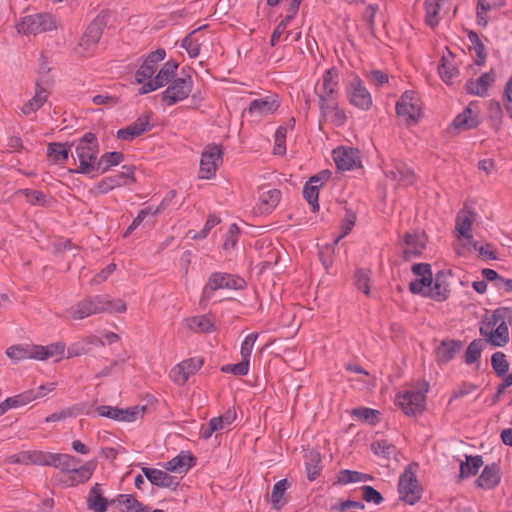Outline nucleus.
Here are the masks:
<instances>
[{
    "mask_svg": "<svg viewBox=\"0 0 512 512\" xmlns=\"http://www.w3.org/2000/svg\"><path fill=\"white\" fill-rule=\"evenodd\" d=\"M370 479V476L357 471L342 470L337 476L339 484L346 485L350 483L366 482Z\"/></svg>",
    "mask_w": 512,
    "mask_h": 512,
    "instance_id": "obj_51",
    "label": "nucleus"
},
{
    "mask_svg": "<svg viewBox=\"0 0 512 512\" xmlns=\"http://www.w3.org/2000/svg\"><path fill=\"white\" fill-rule=\"evenodd\" d=\"M319 108L322 119L335 126H342L347 120L345 111L339 107L337 97L319 99Z\"/></svg>",
    "mask_w": 512,
    "mask_h": 512,
    "instance_id": "obj_18",
    "label": "nucleus"
},
{
    "mask_svg": "<svg viewBox=\"0 0 512 512\" xmlns=\"http://www.w3.org/2000/svg\"><path fill=\"white\" fill-rule=\"evenodd\" d=\"M500 482V469L496 464L487 465L476 480V484L482 489H493Z\"/></svg>",
    "mask_w": 512,
    "mask_h": 512,
    "instance_id": "obj_34",
    "label": "nucleus"
},
{
    "mask_svg": "<svg viewBox=\"0 0 512 512\" xmlns=\"http://www.w3.org/2000/svg\"><path fill=\"white\" fill-rule=\"evenodd\" d=\"M143 473L153 485L159 487L170 488L178 484L174 477L160 469L144 468Z\"/></svg>",
    "mask_w": 512,
    "mask_h": 512,
    "instance_id": "obj_35",
    "label": "nucleus"
},
{
    "mask_svg": "<svg viewBox=\"0 0 512 512\" xmlns=\"http://www.w3.org/2000/svg\"><path fill=\"white\" fill-rule=\"evenodd\" d=\"M384 172L388 178L403 185H410L415 181L413 171L402 162H395L391 167L386 166Z\"/></svg>",
    "mask_w": 512,
    "mask_h": 512,
    "instance_id": "obj_27",
    "label": "nucleus"
},
{
    "mask_svg": "<svg viewBox=\"0 0 512 512\" xmlns=\"http://www.w3.org/2000/svg\"><path fill=\"white\" fill-rule=\"evenodd\" d=\"M102 35V25L99 21H93L87 27L85 33L81 37L78 47L77 53L82 57L91 56Z\"/></svg>",
    "mask_w": 512,
    "mask_h": 512,
    "instance_id": "obj_14",
    "label": "nucleus"
},
{
    "mask_svg": "<svg viewBox=\"0 0 512 512\" xmlns=\"http://www.w3.org/2000/svg\"><path fill=\"white\" fill-rule=\"evenodd\" d=\"M412 272L416 276V279L410 282V291L428 297V290H430V284L433 278L430 265L424 263L414 264Z\"/></svg>",
    "mask_w": 512,
    "mask_h": 512,
    "instance_id": "obj_16",
    "label": "nucleus"
},
{
    "mask_svg": "<svg viewBox=\"0 0 512 512\" xmlns=\"http://www.w3.org/2000/svg\"><path fill=\"white\" fill-rule=\"evenodd\" d=\"M428 297L437 301L445 300L449 293V284L446 281V276L443 273H438L432 278L430 290H428Z\"/></svg>",
    "mask_w": 512,
    "mask_h": 512,
    "instance_id": "obj_37",
    "label": "nucleus"
},
{
    "mask_svg": "<svg viewBox=\"0 0 512 512\" xmlns=\"http://www.w3.org/2000/svg\"><path fill=\"white\" fill-rule=\"evenodd\" d=\"M203 365V359L199 357L182 361L171 369L170 377L178 385H183Z\"/></svg>",
    "mask_w": 512,
    "mask_h": 512,
    "instance_id": "obj_19",
    "label": "nucleus"
},
{
    "mask_svg": "<svg viewBox=\"0 0 512 512\" xmlns=\"http://www.w3.org/2000/svg\"><path fill=\"white\" fill-rule=\"evenodd\" d=\"M478 124V110L473 103H470V105L453 120L452 126L457 130L465 131L475 128Z\"/></svg>",
    "mask_w": 512,
    "mask_h": 512,
    "instance_id": "obj_29",
    "label": "nucleus"
},
{
    "mask_svg": "<svg viewBox=\"0 0 512 512\" xmlns=\"http://www.w3.org/2000/svg\"><path fill=\"white\" fill-rule=\"evenodd\" d=\"M151 118V113L141 115L135 122L126 128L118 130L117 137L121 140L132 141L152 128Z\"/></svg>",
    "mask_w": 512,
    "mask_h": 512,
    "instance_id": "obj_21",
    "label": "nucleus"
},
{
    "mask_svg": "<svg viewBox=\"0 0 512 512\" xmlns=\"http://www.w3.org/2000/svg\"><path fill=\"white\" fill-rule=\"evenodd\" d=\"M195 461L196 459L191 453L182 451L166 462L164 468L173 473L184 474L195 465Z\"/></svg>",
    "mask_w": 512,
    "mask_h": 512,
    "instance_id": "obj_28",
    "label": "nucleus"
},
{
    "mask_svg": "<svg viewBox=\"0 0 512 512\" xmlns=\"http://www.w3.org/2000/svg\"><path fill=\"white\" fill-rule=\"evenodd\" d=\"M338 72L336 69H329L322 77L321 87L318 91L319 99L337 97Z\"/></svg>",
    "mask_w": 512,
    "mask_h": 512,
    "instance_id": "obj_30",
    "label": "nucleus"
},
{
    "mask_svg": "<svg viewBox=\"0 0 512 512\" xmlns=\"http://www.w3.org/2000/svg\"><path fill=\"white\" fill-rule=\"evenodd\" d=\"M91 340L90 339H83L79 342H75V343H72L68 348H67V355L66 357L67 358H72V357H77V356H81L83 354H86L89 352L90 350V344H91Z\"/></svg>",
    "mask_w": 512,
    "mask_h": 512,
    "instance_id": "obj_60",
    "label": "nucleus"
},
{
    "mask_svg": "<svg viewBox=\"0 0 512 512\" xmlns=\"http://www.w3.org/2000/svg\"><path fill=\"white\" fill-rule=\"evenodd\" d=\"M146 406L135 405L125 409L101 405L96 408V412L101 417H106L118 422H135L144 416Z\"/></svg>",
    "mask_w": 512,
    "mask_h": 512,
    "instance_id": "obj_9",
    "label": "nucleus"
},
{
    "mask_svg": "<svg viewBox=\"0 0 512 512\" xmlns=\"http://www.w3.org/2000/svg\"><path fill=\"white\" fill-rule=\"evenodd\" d=\"M439 74L442 80L451 84L459 74L453 55L449 52L443 55L441 65L439 66Z\"/></svg>",
    "mask_w": 512,
    "mask_h": 512,
    "instance_id": "obj_40",
    "label": "nucleus"
},
{
    "mask_svg": "<svg viewBox=\"0 0 512 512\" xmlns=\"http://www.w3.org/2000/svg\"><path fill=\"white\" fill-rule=\"evenodd\" d=\"M472 251L478 252L479 256L483 259L492 260L496 259L495 249L491 244L479 243L477 241H471L470 250L466 252V255Z\"/></svg>",
    "mask_w": 512,
    "mask_h": 512,
    "instance_id": "obj_54",
    "label": "nucleus"
},
{
    "mask_svg": "<svg viewBox=\"0 0 512 512\" xmlns=\"http://www.w3.org/2000/svg\"><path fill=\"white\" fill-rule=\"evenodd\" d=\"M483 350L482 340H473L467 347L465 352V363L473 364L478 361Z\"/></svg>",
    "mask_w": 512,
    "mask_h": 512,
    "instance_id": "obj_56",
    "label": "nucleus"
},
{
    "mask_svg": "<svg viewBox=\"0 0 512 512\" xmlns=\"http://www.w3.org/2000/svg\"><path fill=\"white\" fill-rule=\"evenodd\" d=\"M371 449L376 455L382 456L386 459L395 456L397 451L396 447L389 443L387 440H379L373 442Z\"/></svg>",
    "mask_w": 512,
    "mask_h": 512,
    "instance_id": "obj_53",
    "label": "nucleus"
},
{
    "mask_svg": "<svg viewBox=\"0 0 512 512\" xmlns=\"http://www.w3.org/2000/svg\"><path fill=\"white\" fill-rule=\"evenodd\" d=\"M70 149L63 143H50L47 148L49 161L54 164H63L69 158Z\"/></svg>",
    "mask_w": 512,
    "mask_h": 512,
    "instance_id": "obj_44",
    "label": "nucleus"
},
{
    "mask_svg": "<svg viewBox=\"0 0 512 512\" xmlns=\"http://www.w3.org/2000/svg\"><path fill=\"white\" fill-rule=\"evenodd\" d=\"M47 97L48 92L46 89L37 86L35 95L22 106V113L24 115H31L32 113L36 112L44 105Z\"/></svg>",
    "mask_w": 512,
    "mask_h": 512,
    "instance_id": "obj_43",
    "label": "nucleus"
},
{
    "mask_svg": "<svg viewBox=\"0 0 512 512\" xmlns=\"http://www.w3.org/2000/svg\"><path fill=\"white\" fill-rule=\"evenodd\" d=\"M17 31L22 34H39L55 30L57 20L49 13L27 15L17 23Z\"/></svg>",
    "mask_w": 512,
    "mask_h": 512,
    "instance_id": "obj_4",
    "label": "nucleus"
},
{
    "mask_svg": "<svg viewBox=\"0 0 512 512\" xmlns=\"http://www.w3.org/2000/svg\"><path fill=\"white\" fill-rule=\"evenodd\" d=\"M286 135H287V128L284 126H280L276 132L274 137V148L273 153L275 155H284L286 153Z\"/></svg>",
    "mask_w": 512,
    "mask_h": 512,
    "instance_id": "obj_61",
    "label": "nucleus"
},
{
    "mask_svg": "<svg viewBox=\"0 0 512 512\" xmlns=\"http://www.w3.org/2000/svg\"><path fill=\"white\" fill-rule=\"evenodd\" d=\"M68 314L73 320H81L91 315H94L91 307L90 300L88 298L80 301L74 306L70 307Z\"/></svg>",
    "mask_w": 512,
    "mask_h": 512,
    "instance_id": "obj_49",
    "label": "nucleus"
},
{
    "mask_svg": "<svg viewBox=\"0 0 512 512\" xmlns=\"http://www.w3.org/2000/svg\"><path fill=\"white\" fill-rule=\"evenodd\" d=\"M51 459L50 452L44 451H24L22 452V464L49 466Z\"/></svg>",
    "mask_w": 512,
    "mask_h": 512,
    "instance_id": "obj_46",
    "label": "nucleus"
},
{
    "mask_svg": "<svg viewBox=\"0 0 512 512\" xmlns=\"http://www.w3.org/2000/svg\"><path fill=\"white\" fill-rule=\"evenodd\" d=\"M236 420V411L233 409L227 410L223 415L213 417L206 425L200 428V436L203 439H209L214 433H221L229 430L232 423Z\"/></svg>",
    "mask_w": 512,
    "mask_h": 512,
    "instance_id": "obj_15",
    "label": "nucleus"
},
{
    "mask_svg": "<svg viewBox=\"0 0 512 512\" xmlns=\"http://www.w3.org/2000/svg\"><path fill=\"white\" fill-rule=\"evenodd\" d=\"M397 115L407 123H415L422 116V103L414 91H406L396 103Z\"/></svg>",
    "mask_w": 512,
    "mask_h": 512,
    "instance_id": "obj_8",
    "label": "nucleus"
},
{
    "mask_svg": "<svg viewBox=\"0 0 512 512\" xmlns=\"http://www.w3.org/2000/svg\"><path fill=\"white\" fill-rule=\"evenodd\" d=\"M107 500L102 495V490L99 484H95L88 495L87 506L94 512H106Z\"/></svg>",
    "mask_w": 512,
    "mask_h": 512,
    "instance_id": "obj_42",
    "label": "nucleus"
},
{
    "mask_svg": "<svg viewBox=\"0 0 512 512\" xmlns=\"http://www.w3.org/2000/svg\"><path fill=\"white\" fill-rule=\"evenodd\" d=\"M462 343L455 340H445L437 347L436 356L437 360L442 363H447L460 351Z\"/></svg>",
    "mask_w": 512,
    "mask_h": 512,
    "instance_id": "obj_39",
    "label": "nucleus"
},
{
    "mask_svg": "<svg viewBox=\"0 0 512 512\" xmlns=\"http://www.w3.org/2000/svg\"><path fill=\"white\" fill-rule=\"evenodd\" d=\"M450 8V0H425V23L431 28L436 27L443 13Z\"/></svg>",
    "mask_w": 512,
    "mask_h": 512,
    "instance_id": "obj_24",
    "label": "nucleus"
},
{
    "mask_svg": "<svg viewBox=\"0 0 512 512\" xmlns=\"http://www.w3.org/2000/svg\"><path fill=\"white\" fill-rule=\"evenodd\" d=\"M512 320V309L499 308L482 322L480 333L486 342L494 347H504L510 340L509 323Z\"/></svg>",
    "mask_w": 512,
    "mask_h": 512,
    "instance_id": "obj_1",
    "label": "nucleus"
},
{
    "mask_svg": "<svg viewBox=\"0 0 512 512\" xmlns=\"http://www.w3.org/2000/svg\"><path fill=\"white\" fill-rule=\"evenodd\" d=\"M278 108L279 101L276 96L270 95L253 100L250 103L248 113L256 119H261L274 114Z\"/></svg>",
    "mask_w": 512,
    "mask_h": 512,
    "instance_id": "obj_22",
    "label": "nucleus"
},
{
    "mask_svg": "<svg viewBox=\"0 0 512 512\" xmlns=\"http://www.w3.org/2000/svg\"><path fill=\"white\" fill-rule=\"evenodd\" d=\"M79 463V459L69 454L51 453L49 466L61 469L68 477Z\"/></svg>",
    "mask_w": 512,
    "mask_h": 512,
    "instance_id": "obj_36",
    "label": "nucleus"
},
{
    "mask_svg": "<svg viewBox=\"0 0 512 512\" xmlns=\"http://www.w3.org/2000/svg\"><path fill=\"white\" fill-rule=\"evenodd\" d=\"M345 94L349 103L360 110L367 111L372 106V95L357 75L352 76L347 82Z\"/></svg>",
    "mask_w": 512,
    "mask_h": 512,
    "instance_id": "obj_6",
    "label": "nucleus"
},
{
    "mask_svg": "<svg viewBox=\"0 0 512 512\" xmlns=\"http://www.w3.org/2000/svg\"><path fill=\"white\" fill-rule=\"evenodd\" d=\"M482 465L483 460L480 455L466 456V460L460 465V477L466 478L475 475Z\"/></svg>",
    "mask_w": 512,
    "mask_h": 512,
    "instance_id": "obj_48",
    "label": "nucleus"
},
{
    "mask_svg": "<svg viewBox=\"0 0 512 512\" xmlns=\"http://www.w3.org/2000/svg\"><path fill=\"white\" fill-rule=\"evenodd\" d=\"M426 247V237L422 232L407 233L404 237L403 254L405 259L417 257Z\"/></svg>",
    "mask_w": 512,
    "mask_h": 512,
    "instance_id": "obj_25",
    "label": "nucleus"
},
{
    "mask_svg": "<svg viewBox=\"0 0 512 512\" xmlns=\"http://www.w3.org/2000/svg\"><path fill=\"white\" fill-rule=\"evenodd\" d=\"M222 163V151L217 145H210L205 148L201 155L199 177L201 179H212Z\"/></svg>",
    "mask_w": 512,
    "mask_h": 512,
    "instance_id": "obj_11",
    "label": "nucleus"
},
{
    "mask_svg": "<svg viewBox=\"0 0 512 512\" xmlns=\"http://www.w3.org/2000/svg\"><path fill=\"white\" fill-rule=\"evenodd\" d=\"M495 81L494 72H487L482 74L476 80H470L466 83V89L470 94L484 97L487 95L489 87Z\"/></svg>",
    "mask_w": 512,
    "mask_h": 512,
    "instance_id": "obj_33",
    "label": "nucleus"
},
{
    "mask_svg": "<svg viewBox=\"0 0 512 512\" xmlns=\"http://www.w3.org/2000/svg\"><path fill=\"white\" fill-rule=\"evenodd\" d=\"M428 385L422 390H406L399 392L396 396L395 403L406 415H417L425 408L426 392Z\"/></svg>",
    "mask_w": 512,
    "mask_h": 512,
    "instance_id": "obj_7",
    "label": "nucleus"
},
{
    "mask_svg": "<svg viewBox=\"0 0 512 512\" xmlns=\"http://www.w3.org/2000/svg\"><path fill=\"white\" fill-rule=\"evenodd\" d=\"M281 199V192L278 189L264 191L259 196L255 212L258 214H269L278 205Z\"/></svg>",
    "mask_w": 512,
    "mask_h": 512,
    "instance_id": "obj_31",
    "label": "nucleus"
},
{
    "mask_svg": "<svg viewBox=\"0 0 512 512\" xmlns=\"http://www.w3.org/2000/svg\"><path fill=\"white\" fill-rule=\"evenodd\" d=\"M187 327L194 332H211L214 323L208 316H194L186 319Z\"/></svg>",
    "mask_w": 512,
    "mask_h": 512,
    "instance_id": "obj_47",
    "label": "nucleus"
},
{
    "mask_svg": "<svg viewBox=\"0 0 512 512\" xmlns=\"http://www.w3.org/2000/svg\"><path fill=\"white\" fill-rule=\"evenodd\" d=\"M6 355L13 362H20L27 359L35 360V344L13 345L6 349Z\"/></svg>",
    "mask_w": 512,
    "mask_h": 512,
    "instance_id": "obj_38",
    "label": "nucleus"
},
{
    "mask_svg": "<svg viewBox=\"0 0 512 512\" xmlns=\"http://www.w3.org/2000/svg\"><path fill=\"white\" fill-rule=\"evenodd\" d=\"M505 6V0H477V23L482 27H486L490 20L496 18V15H494V13Z\"/></svg>",
    "mask_w": 512,
    "mask_h": 512,
    "instance_id": "obj_23",
    "label": "nucleus"
},
{
    "mask_svg": "<svg viewBox=\"0 0 512 512\" xmlns=\"http://www.w3.org/2000/svg\"><path fill=\"white\" fill-rule=\"evenodd\" d=\"M333 159L339 170H352L361 165L359 150L352 147H338L333 150Z\"/></svg>",
    "mask_w": 512,
    "mask_h": 512,
    "instance_id": "obj_20",
    "label": "nucleus"
},
{
    "mask_svg": "<svg viewBox=\"0 0 512 512\" xmlns=\"http://www.w3.org/2000/svg\"><path fill=\"white\" fill-rule=\"evenodd\" d=\"M303 195L307 202L312 206L313 211L318 209L319 185L308 182L303 188Z\"/></svg>",
    "mask_w": 512,
    "mask_h": 512,
    "instance_id": "obj_62",
    "label": "nucleus"
},
{
    "mask_svg": "<svg viewBox=\"0 0 512 512\" xmlns=\"http://www.w3.org/2000/svg\"><path fill=\"white\" fill-rule=\"evenodd\" d=\"M250 368V362L247 360L241 359V361L237 364H227L222 367V371L225 373H232L237 376L247 375Z\"/></svg>",
    "mask_w": 512,
    "mask_h": 512,
    "instance_id": "obj_64",
    "label": "nucleus"
},
{
    "mask_svg": "<svg viewBox=\"0 0 512 512\" xmlns=\"http://www.w3.org/2000/svg\"><path fill=\"white\" fill-rule=\"evenodd\" d=\"M288 488V481L286 479L279 480L275 483L271 493V503L275 509H280L283 505L282 499Z\"/></svg>",
    "mask_w": 512,
    "mask_h": 512,
    "instance_id": "obj_55",
    "label": "nucleus"
},
{
    "mask_svg": "<svg viewBox=\"0 0 512 512\" xmlns=\"http://www.w3.org/2000/svg\"><path fill=\"white\" fill-rule=\"evenodd\" d=\"M491 365L497 376L502 377L509 371V362L506 355L501 352H495L491 357Z\"/></svg>",
    "mask_w": 512,
    "mask_h": 512,
    "instance_id": "obj_52",
    "label": "nucleus"
},
{
    "mask_svg": "<svg viewBox=\"0 0 512 512\" xmlns=\"http://www.w3.org/2000/svg\"><path fill=\"white\" fill-rule=\"evenodd\" d=\"M336 245L337 244L334 243L331 245H325L319 250V258L327 272H329V269L333 265Z\"/></svg>",
    "mask_w": 512,
    "mask_h": 512,
    "instance_id": "obj_63",
    "label": "nucleus"
},
{
    "mask_svg": "<svg viewBox=\"0 0 512 512\" xmlns=\"http://www.w3.org/2000/svg\"><path fill=\"white\" fill-rule=\"evenodd\" d=\"M164 210V205H162V207H157L155 210H153L152 208H145V209H142L138 215L136 216V218L133 220V222L130 224V226L128 227L126 233L124 234V236H128L129 234H131L141 223L142 221L148 216V215H156V214H159L161 213L162 211Z\"/></svg>",
    "mask_w": 512,
    "mask_h": 512,
    "instance_id": "obj_58",
    "label": "nucleus"
},
{
    "mask_svg": "<svg viewBox=\"0 0 512 512\" xmlns=\"http://www.w3.org/2000/svg\"><path fill=\"white\" fill-rule=\"evenodd\" d=\"M124 160V155L121 152L113 151L106 152L98 157L95 165V171L92 176L104 174L109 171L112 167L121 164Z\"/></svg>",
    "mask_w": 512,
    "mask_h": 512,
    "instance_id": "obj_32",
    "label": "nucleus"
},
{
    "mask_svg": "<svg viewBox=\"0 0 512 512\" xmlns=\"http://www.w3.org/2000/svg\"><path fill=\"white\" fill-rule=\"evenodd\" d=\"M476 220V214L464 208L457 213L455 230L457 232V240L455 250L458 255L465 256L470 250L471 241H473L472 224Z\"/></svg>",
    "mask_w": 512,
    "mask_h": 512,
    "instance_id": "obj_3",
    "label": "nucleus"
},
{
    "mask_svg": "<svg viewBox=\"0 0 512 512\" xmlns=\"http://www.w3.org/2000/svg\"><path fill=\"white\" fill-rule=\"evenodd\" d=\"M66 345L64 342H55L49 345L35 344V360L45 361L54 358L59 361L65 357Z\"/></svg>",
    "mask_w": 512,
    "mask_h": 512,
    "instance_id": "obj_26",
    "label": "nucleus"
},
{
    "mask_svg": "<svg viewBox=\"0 0 512 512\" xmlns=\"http://www.w3.org/2000/svg\"><path fill=\"white\" fill-rule=\"evenodd\" d=\"M193 89V79L191 75L181 72L180 76L175 78L162 93L163 102L172 106L188 98Z\"/></svg>",
    "mask_w": 512,
    "mask_h": 512,
    "instance_id": "obj_5",
    "label": "nucleus"
},
{
    "mask_svg": "<svg viewBox=\"0 0 512 512\" xmlns=\"http://www.w3.org/2000/svg\"><path fill=\"white\" fill-rule=\"evenodd\" d=\"M94 469L95 463L93 461H89L81 467L76 466L66 481L69 482L72 486L79 483H84L91 478Z\"/></svg>",
    "mask_w": 512,
    "mask_h": 512,
    "instance_id": "obj_41",
    "label": "nucleus"
},
{
    "mask_svg": "<svg viewBox=\"0 0 512 512\" xmlns=\"http://www.w3.org/2000/svg\"><path fill=\"white\" fill-rule=\"evenodd\" d=\"M245 285V281L232 274L215 272L211 274L208 282L204 286L202 297L203 299L211 298L213 292L219 289H241Z\"/></svg>",
    "mask_w": 512,
    "mask_h": 512,
    "instance_id": "obj_10",
    "label": "nucleus"
},
{
    "mask_svg": "<svg viewBox=\"0 0 512 512\" xmlns=\"http://www.w3.org/2000/svg\"><path fill=\"white\" fill-rule=\"evenodd\" d=\"M76 158L79 162L74 172L85 175H92L95 171L96 161L99 154V143L93 133H86L80 138L75 146Z\"/></svg>",
    "mask_w": 512,
    "mask_h": 512,
    "instance_id": "obj_2",
    "label": "nucleus"
},
{
    "mask_svg": "<svg viewBox=\"0 0 512 512\" xmlns=\"http://www.w3.org/2000/svg\"><path fill=\"white\" fill-rule=\"evenodd\" d=\"M166 57L164 49L160 48L154 52H151L144 60L142 65L135 73V80L139 84H145L150 80H153V75L156 71L157 64L163 61Z\"/></svg>",
    "mask_w": 512,
    "mask_h": 512,
    "instance_id": "obj_17",
    "label": "nucleus"
},
{
    "mask_svg": "<svg viewBox=\"0 0 512 512\" xmlns=\"http://www.w3.org/2000/svg\"><path fill=\"white\" fill-rule=\"evenodd\" d=\"M36 399V394L34 390H27L25 392H22L20 394H17L12 397L6 398L7 405L9 407V410L19 408L22 406L27 405L28 403L32 402Z\"/></svg>",
    "mask_w": 512,
    "mask_h": 512,
    "instance_id": "obj_50",
    "label": "nucleus"
},
{
    "mask_svg": "<svg viewBox=\"0 0 512 512\" xmlns=\"http://www.w3.org/2000/svg\"><path fill=\"white\" fill-rule=\"evenodd\" d=\"M398 489L400 498L410 505L415 504L421 497V488L411 470H405L400 476Z\"/></svg>",
    "mask_w": 512,
    "mask_h": 512,
    "instance_id": "obj_13",
    "label": "nucleus"
},
{
    "mask_svg": "<svg viewBox=\"0 0 512 512\" xmlns=\"http://www.w3.org/2000/svg\"><path fill=\"white\" fill-rule=\"evenodd\" d=\"M178 66V62L174 60L167 61L158 71L153 80H150L144 85H142V87L139 90V93L147 94L167 84H170L174 80L173 78L176 75Z\"/></svg>",
    "mask_w": 512,
    "mask_h": 512,
    "instance_id": "obj_12",
    "label": "nucleus"
},
{
    "mask_svg": "<svg viewBox=\"0 0 512 512\" xmlns=\"http://www.w3.org/2000/svg\"><path fill=\"white\" fill-rule=\"evenodd\" d=\"M116 187H120L119 178L113 176L105 177L93 188L94 194H106Z\"/></svg>",
    "mask_w": 512,
    "mask_h": 512,
    "instance_id": "obj_57",
    "label": "nucleus"
},
{
    "mask_svg": "<svg viewBox=\"0 0 512 512\" xmlns=\"http://www.w3.org/2000/svg\"><path fill=\"white\" fill-rule=\"evenodd\" d=\"M117 502L121 512H149L148 508L132 495L121 494Z\"/></svg>",
    "mask_w": 512,
    "mask_h": 512,
    "instance_id": "obj_45",
    "label": "nucleus"
},
{
    "mask_svg": "<svg viewBox=\"0 0 512 512\" xmlns=\"http://www.w3.org/2000/svg\"><path fill=\"white\" fill-rule=\"evenodd\" d=\"M196 31H193L190 35L184 38L182 41V47L187 51L190 57L195 58L200 53L201 43L195 37Z\"/></svg>",
    "mask_w": 512,
    "mask_h": 512,
    "instance_id": "obj_59",
    "label": "nucleus"
}]
</instances>
